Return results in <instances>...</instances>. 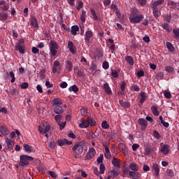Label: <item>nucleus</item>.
<instances>
[{
  "label": "nucleus",
  "instance_id": "nucleus-1",
  "mask_svg": "<svg viewBox=\"0 0 179 179\" xmlns=\"http://www.w3.org/2000/svg\"><path fill=\"white\" fill-rule=\"evenodd\" d=\"M113 165L115 167V169L113 170V178H115V177H118V174H120V170L121 169V162L118 158L113 157Z\"/></svg>",
  "mask_w": 179,
  "mask_h": 179
},
{
  "label": "nucleus",
  "instance_id": "nucleus-2",
  "mask_svg": "<svg viewBox=\"0 0 179 179\" xmlns=\"http://www.w3.org/2000/svg\"><path fill=\"white\" fill-rule=\"evenodd\" d=\"M58 48H59V45L58 43L55 42V41H50L49 43V50L50 57H56L58 54Z\"/></svg>",
  "mask_w": 179,
  "mask_h": 179
},
{
  "label": "nucleus",
  "instance_id": "nucleus-3",
  "mask_svg": "<svg viewBox=\"0 0 179 179\" xmlns=\"http://www.w3.org/2000/svg\"><path fill=\"white\" fill-rule=\"evenodd\" d=\"M73 152L75 153V157H78L83 153V142L76 143L72 148Z\"/></svg>",
  "mask_w": 179,
  "mask_h": 179
},
{
  "label": "nucleus",
  "instance_id": "nucleus-4",
  "mask_svg": "<svg viewBox=\"0 0 179 179\" xmlns=\"http://www.w3.org/2000/svg\"><path fill=\"white\" fill-rule=\"evenodd\" d=\"M34 160V158H33V157L24 155H20V166H21V167H26V166H28L29 162H33Z\"/></svg>",
  "mask_w": 179,
  "mask_h": 179
},
{
  "label": "nucleus",
  "instance_id": "nucleus-5",
  "mask_svg": "<svg viewBox=\"0 0 179 179\" xmlns=\"http://www.w3.org/2000/svg\"><path fill=\"white\" fill-rule=\"evenodd\" d=\"M143 15H136V14H131L129 19L130 23H141L142 20L144 19Z\"/></svg>",
  "mask_w": 179,
  "mask_h": 179
},
{
  "label": "nucleus",
  "instance_id": "nucleus-6",
  "mask_svg": "<svg viewBox=\"0 0 179 179\" xmlns=\"http://www.w3.org/2000/svg\"><path fill=\"white\" fill-rule=\"evenodd\" d=\"M50 129H51V127L50 126L49 122H44L42 124V127L38 126V131L41 134H47V132H48Z\"/></svg>",
  "mask_w": 179,
  "mask_h": 179
},
{
  "label": "nucleus",
  "instance_id": "nucleus-7",
  "mask_svg": "<svg viewBox=\"0 0 179 179\" xmlns=\"http://www.w3.org/2000/svg\"><path fill=\"white\" fill-rule=\"evenodd\" d=\"M113 12H115V15H116L117 18L118 19V20H120V22H122V20H124V18L125 17V16H124V15H122L121 13V12L118 9V6H117V5H115V4H113Z\"/></svg>",
  "mask_w": 179,
  "mask_h": 179
},
{
  "label": "nucleus",
  "instance_id": "nucleus-8",
  "mask_svg": "<svg viewBox=\"0 0 179 179\" xmlns=\"http://www.w3.org/2000/svg\"><path fill=\"white\" fill-rule=\"evenodd\" d=\"M96 156V150L94 148H91L89 149L87 155L85 157V160H92Z\"/></svg>",
  "mask_w": 179,
  "mask_h": 179
},
{
  "label": "nucleus",
  "instance_id": "nucleus-9",
  "mask_svg": "<svg viewBox=\"0 0 179 179\" xmlns=\"http://www.w3.org/2000/svg\"><path fill=\"white\" fill-rule=\"evenodd\" d=\"M62 68V66L61 65V63H59L58 60H55L53 63L52 73H57V72H59Z\"/></svg>",
  "mask_w": 179,
  "mask_h": 179
},
{
  "label": "nucleus",
  "instance_id": "nucleus-10",
  "mask_svg": "<svg viewBox=\"0 0 179 179\" xmlns=\"http://www.w3.org/2000/svg\"><path fill=\"white\" fill-rule=\"evenodd\" d=\"M67 48H69L71 54H76V46L75 45L73 42H72V41H69Z\"/></svg>",
  "mask_w": 179,
  "mask_h": 179
},
{
  "label": "nucleus",
  "instance_id": "nucleus-11",
  "mask_svg": "<svg viewBox=\"0 0 179 179\" xmlns=\"http://www.w3.org/2000/svg\"><path fill=\"white\" fill-rule=\"evenodd\" d=\"M57 143L59 146H66V145H67V146H69L72 145L73 142L71 141H68V139L66 138H64V139H59L57 141Z\"/></svg>",
  "mask_w": 179,
  "mask_h": 179
},
{
  "label": "nucleus",
  "instance_id": "nucleus-12",
  "mask_svg": "<svg viewBox=\"0 0 179 179\" xmlns=\"http://www.w3.org/2000/svg\"><path fill=\"white\" fill-rule=\"evenodd\" d=\"M139 125L141 127L142 131H145L148 127V121L143 118H140L138 120Z\"/></svg>",
  "mask_w": 179,
  "mask_h": 179
},
{
  "label": "nucleus",
  "instance_id": "nucleus-13",
  "mask_svg": "<svg viewBox=\"0 0 179 179\" xmlns=\"http://www.w3.org/2000/svg\"><path fill=\"white\" fill-rule=\"evenodd\" d=\"M30 26L34 29H38V22H37V18L34 16H32L30 20Z\"/></svg>",
  "mask_w": 179,
  "mask_h": 179
},
{
  "label": "nucleus",
  "instance_id": "nucleus-14",
  "mask_svg": "<svg viewBox=\"0 0 179 179\" xmlns=\"http://www.w3.org/2000/svg\"><path fill=\"white\" fill-rule=\"evenodd\" d=\"M161 153H163L164 155H169L170 153V145L165 144L162 145V147L160 149Z\"/></svg>",
  "mask_w": 179,
  "mask_h": 179
},
{
  "label": "nucleus",
  "instance_id": "nucleus-15",
  "mask_svg": "<svg viewBox=\"0 0 179 179\" xmlns=\"http://www.w3.org/2000/svg\"><path fill=\"white\" fill-rule=\"evenodd\" d=\"M53 111L55 114H62L64 111V106H62V105L53 106Z\"/></svg>",
  "mask_w": 179,
  "mask_h": 179
},
{
  "label": "nucleus",
  "instance_id": "nucleus-16",
  "mask_svg": "<svg viewBox=\"0 0 179 179\" xmlns=\"http://www.w3.org/2000/svg\"><path fill=\"white\" fill-rule=\"evenodd\" d=\"M93 37V31H87L85 34V43H90V38Z\"/></svg>",
  "mask_w": 179,
  "mask_h": 179
},
{
  "label": "nucleus",
  "instance_id": "nucleus-17",
  "mask_svg": "<svg viewBox=\"0 0 179 179\" xmlns=\"http://www.w3.org/2000/svg\"><path fill=\"white\" fill-rule=\"evenodd\" d=\"M62 104H63L62 100L59 98H55L52 101V107H55L57 106H62Z\"/></svg>",
  "mask_w": 179,
  "mask_h": 179
},
{
  "label": "nucleus",
  "instance_id": "nucleus-18",
  "mask_svg": "<svg viewBox=\"0 0 179 179\" xmlns=\"http://www.w3.org/2000/svg\"><path fill=\"white\" fill-rule=\"evenodd\" d=\"M9 129H8V127L1 126L0 127V134L3 135V136H8L9 135Z\"/></svg>",
  "mask_w": 179,
  "mask_h": 179
},
{
  "label": "nucleus",
  "instance_id": "nucleus-19",
  "mask_svg": "<svg viewBox=\"0 0 179 179\" xmlns=\"http://www.w3.org/2000/svg\"><path fill=\"white\" fill-rule=\"evenodd\" d=\"M5 142L7 144L8 149H9V150H12V149H13V145H15L13 141L7 138H6Z\"/></svg>",
  "mask_w": 179,
  "mask_h": 179
},
{
  "label": "nucleus",
  "instance_id": "nucleus-20",
  "mask_svg": "<svg viewBox=\"0 0 179 179\" xmlns=\"http://www.w3.org/2000/svg\"><path fill=\"white\" fill-rule=\"evenodd\" d=\"M65 64H66L65 68L66 71H68V72H71L72 69L73 68V64L69 60L66 61Z\"/></svg>",
  "mask_w": 179,
  "mask_h": 179
},
{
  "label": "nucleus",
  "instance_id": "nucleus-21",
  "mask_svg": "<svg viewBox=\"0 0 179 179\" xmlns=\"http://www.w3.org/2000/svg\"><path fill=\"white\" fill-rule=\"evenodd\" d=\"M129 176L132 177L134 179H139L141 178V173L136 171H130L129 173Z\"/></svg>",
  "mask_w": 179,
  "mask_h": 179
},
{
  "label": "nucleus",
  "instance_id": "nucleus-22",
  "mask_svg": "<svg viewBox=\"0 0 179 179\" xmlns=\"http://www.w3.org/2000/svg\"><path fill=\"white\" fill-rule=\"evenodd\" d=\"M151 111H152V114L153 115H155V117H157L159 114H160L159 112V107L156 106H151Z\"/></svg>",
  "mask_w": 179,
  "mask_h": 179
},
{
  "label": "nucleus",
  "instance_id": "nucleus-23",
  "mask_svg": "<svg viewBox=\"0 0 179 179\" xmlns=\"http://www.w3.org/2000/svg\"><path fill=\"white\" fill-rule=\"evenodd\" d=\"M164 3V0H157L152 3V8H157V6L163 5Z\"/></svg>",
  "mask_w": 179,
  "mask_h": 179
},
{
  "label": "nucleus",
  "instance_id": "nucleus-24",
  "mask_svg": "<svg viewBox=\"0 0 179 179\" xmlns=\"http://www.w3.org/2000/svg\"><path fill=\"white\" fill-rule=\"evenodd\" d=\"M78 31H79V27L78 25L72 26L71 34H73V36H76L78 34Z\"/></svg>",
  "mask_w": 179,
  "mask_h": 179
},
{
  "label": "nucleus",
  "instance_id": "nucleus-25",
  "mask_svg": "<svg viewBox=\"0 0 179 179\" xmlns=\"http://www.w3.org/2000/svg\"><path fill=\"white\" fill-rule=\"evenodd\" d=\"M152 169L155 171V177H159V174L160 173V169L159 168V165L154 164L152 166Z\"/></svg>",
  "mask_w": 179,
  "mask_h": 179
},
{
  "label": "nucleus",
  "instance_id": "nucleus-26",
  "mask_svg": "<svg viewBox=\"0 0 179 179\" xmlns=\"http://www.w3.org/2000/svg\"><path fill=\"white\" fill-rule=\"evenodd\" d=\"M15 48L20 54H24V45H15Z\"/></svg>",
  "mask_w": 179,
  "mask_h": 179
},
{
  "label": "nucleus",
  "instance_id": "nucleus-27",
  "mask_svg": "<svg viewBox=\"0 0 179 179\" xmlns=\"http://www.w3.org/2000/svg\"><path fill=\"white\" fill-rule=\"evenodd\" d=\"M120 104L122 107H124V108H128L131 106L129 102L125 101L124 100H120Z\"/></svg>",
  "mask_w": 179,
  "mask_h": 179
},
{
  "label": "nucleus",
  "instance_id": "nucleus-28",
  "mask_svg": "<svg viewBox=\"0 0 179 179\" xmlns=\"http://www.w3.org/2000/svg\"><path fill=\"white\" fill-rule=\"evenodd\" d=\"M89 120H82L81 123L79 124L80 128H87L89 127Z\"/></svg>",
  "mask_w": 179,
  "mask_h": 179
},
{
  "label": "nucleus",
  "instance_id": "nucleus-29",
  "mask_svg": "<svg viewBox=\"0 0 179 179\" xmlns=\"http://www.w3.org/2000/svg\"><path fill=\"white\" fill-rule=\"evenodd\" d=\"M104 156L106 159H111V153H110V149L107 146L105 147Z\"/></svg>",
  "mask_w": 179,
  "mask_h": 179
},
{
  "label": "nucleus",
  "instance_id": "nucleus-30",
  "mask_svg": "<svg viewBox=\"0 0 179 179\" xmlns=\"http://www.w3.org/2000/svg\"><path fill=\"white\" fill-rule=\"evenodd\" d=\"M166 48L169 50V51H170V52H174L176 51L174 46L170 42L166 43Z\"/></svg>",
  "mask_w": 179,
  "mask_h": 179
},
{
  "label": "nucleus",
  "instance_id": "nucleus-31",
  "mask_svg": "<svg viewBox=\"0 0 179 179\" xmlns=\"http://www.w3.org/2000/svg\"><path fill=\"white\" fill-rule=\"evenodd\" d=\"M161 26L168 33H170V31H171V30H172L171 27H170V24H169L167 23H164Z\"/></svg>",
  "mask_w": 179,
  "mask_h": 179
},
{
  "label": "nucleus",
  "instance_id": "nucleus-32",
  "mask_svg": "<svg viewBox=\"0 0 179 179\" xmlns=\"http://www.w3.org/2000/svg\"><path fill=\"white\" fill-rule=\"evenodd\" d=\"M103 89L106 94H111V88L108 83H105L103 85Z\"/></svg>",
  "mask_w": 179,
  "mask_h": 179
},
{
  "label": "nucleus",
  "instance_id": "nucleus-33",
  "mask_svg": "<svg viewBox=\"0 0 179 179\" xmlns=\"http://www.w3.org/2000/svg\"><path fill=\"white\" fill-rule=\"evenodd\" d=\"M23 148H24V150L27 153H31V152H33V149H31V146L29 145V144H24Z\"/></svg>",
  "mask_w": 179,
  "mask_h": 179
},
{
  "label": "nucleus",
  "instance_id": "nucleus-34",
  "mask_svg": "<svg viewBox=\"0 0 179 179\" xmlns=\"http://www.w3.org/2000/svg\"><path fill=\"white\" fill-rule=\"evenodd\" d=\"M146 99H148V96H146L145 92H141V99H140V103L141 104H143L145 101H146Z\"/></svg>",
  "mask_w": 179,
  "mask_h": 179
},
{
  "label": "nucleus",
  "instance_id": "nucleus-35",
  "mask_svg": "<svg viewBox=\"0 0 179 179\" xmlns=\"http://www.w3.org/2000/svg\"><path fill=\"white\" fill-rule=\"evenodd\" d=\"M129 168L131 169V170H132L133 171H138L139 170V166H138V164H135V163H131L129 164Z\"/></svg>",
  "mask_w": 179,
  "mask_h": 179
},
{
  "label": "nucleus",
  "instance_id": "nucleus-36",
  "mask_svg": "<svg viewBox=\"0 0 179 179\" xmlns=\"http://www.w3.org/2000/svg\"><path fill=\"white\" fill-rule=\"evenodd\" d=\"M0 20L1 22H5V20H8V13H0Z\"/></svg>",
  "mask_w": 179,
  "mask_h": 179
},
{
  "label": "nucleus",
  "instance_id": "nucleus-37",
  "mask_svg": "<svg viewBox=\"0 0 179 179\" xmlns=\"http://www.w3.org/2000/svg\"><path fill=\"white\" fill-rule=\"evenodd\" d=\"M69 92H73L74 93H77V92H79V87H78V85H73L69 88Z\"/></svg>",
  "mask_w": 179,
  "mask_h": 179
},
{
  "label": "nucleus",
  "instance_id": "nucleus-38",
  "mask_svg": "<svg viewBox=\"0 0 179 179\" xmlns=\"http://www.w3.org/2000/svg\"><path fill=\"white\" fill-rule=\"evenodd\" d=\"M88 122H89V125H90V127H96L97 125V123L96 122V120H94V118L93 117L89 118Z\"/></svg>",
  "mask_w": 179,
  "mask_h": 179
},
{
  "label": "nucleus",
  "instance_id": "nucleus-39",
  "mask_svg": "<svg viewBox=\"0 0 179 179\" xmlns=\"http://www.w3.org/2000/svg\"><path fill=\"white\" fill-rule=\"evenodd\" d=\"M173 34H174V38L179 39V28H175L173 29Z\"/></svg>",
  "mask_w": 179,
  "mask_h": 179
},
{
  "label": "nucleus",
  "instance_id": "nucleus-40",
  "mask_svg": "<svg viewBox=\"0 0 179 179\" xmlns=\"http://www.w3.org/2000/svg\"><path fill=\"white\" fill-rule=\"evenodd\" d=\"M153 9V15L155 17H159L160 16L161 13L158 8H152Z\"/></svg>",
  "mask_w": 179,
  "mask_h": 179
},
{
  "label": "nucleus",
  "instance_id": "nucleus-41",
  "mask_svg": "<svg viewBox=\"0 0 179 179\" xmlns=\"http://www.w3.org/2000/svg\"><path fill=\"white\" fill-rule=\"evenodd\" d=\"M125 59L131 66L134 65V58L131 56L126 57Z\"/></svg>",
  "mask_w": 179,
  "mask_h": 179
},
{
  "label": "nucleus",
  "instance_id": "nucleus-42",
  "mask_svg": "<svg viewBox=\"0 0 179 179\" xmlns=\"http://www.w3.org/2000/svg\"><path fill=\"white\" fill-rule=\"evenodd\" d=\"M165 71L168 72V73H173L174 72V68L171 66H165Z\"/></svg>",
  "mask_w": 179,
  "mask_h": 179
},
{
  "label": "nucleus",
  "instance_id": "nucleus-43",
  "mask_svg": "<svg viewBox=\"0 0 179 179\" xmlns=\"http://www.w3.org/2000/svg\"><path fill=\"white\" fill-rule=\"evenodd\" d=\"M91 13L94 20H99V16H97V14L96 13V11L94 10V9L93 8L91 9Z\"/></svg>",
  "mask_w": 179,
  "mask_h": 179
},
{
  "label": "nucleus",
  "instance_id": "nucleus-44",
  "mask_svg": "<svg viewBox=\"0 0 179 179\" xmlns=\"http://www.w3.org/2000/svg\"><path fill=\"white\" fill-rule=\"evenodd\" d=\"M86 11L85 10H83L81 15H80V20L81 22H83V23H85V22H86Z\"/></svg>",
  "mask_w": 179,
  "mask_h": 179
},
{
  "label": "nucleus",
  "instance_id": "nucleus-45",
  "mask_svg": "<svg viewBox=\"0 0 179 179\" xmlns=\"http://www.w3.org/2000/svg\"><path fill=\"white\" fill-rule=\"evenodd\" d=\"M118 148H119V149L121 152H122L123 153H125V149H126L125 144L119 143L118 144Z\"/></svg>",
  "mask_w": 179,
  "mask_h": 179
},
{
  "label": "nucleus",
  "instance_id": "nucleus-46",
  "mask_svg": "<svg viewBox=\"0 0 179 179\" xmlns=\"http://www.w3.org/2000/svg\"><path fill=\"white\" fill-rule=\"evenodd\" d=\"M156 78L158 80H162L163 78H164V73H163V72L157 73Z\"/></svg>",
  "mask_w": 179,
  "mask_h": 179
},
{
  "label": "nucleus",
  "instance_id": "nucleus-47",
  "mask_svg": "<svg viewBox=\"0 0 179 179\" xmlns=\"http://www.w3.org/2000/svg\"><path fill=\"white\" fill-rule=\"evenodd\" d=\"M101 127L103 129H108L110 128V124H107V121H103L101 123Z\"/></svg>",
  "mask_w": 179,
  "mask_h": 179
},
{
  "label": "nucleus",
  "instance_id": "nucleus-48",
  "mask_svg": "<svg viewBox=\"0 0 179 179\" xmlns=\"http://www.w3.org/2000/svg\"><path fill=\"white\" fill-rule=\"evenodd\" d=\"M58 125L59 127V129L62 131V129H64L66 126V122H60L58 123Z\"/></svg>",
  "mask_w": 179,
  "mask_h": 179
},
{
  "label": "nucleus",
  "instance_id": "nucleus-49",
  "mask_svg": "<svg viewBox=\"0 0 179 179\" xmlns=\"http://www.w3.org/2000/svg\"><path fill=\"white\" fill-rule=\"evenodd\" d=\"M166 174L170 177L171 178H173L174 177V171L171 169H167L166 170Z\"/></svg>",
  "mask_w": 179,
  "mask_h": 179
},
{
  "label": "nucleus",
  "instance_id": "nucleus-50",
  "mask_svg": "<svg viewBox=\"0 0 179 179\" xmlns=\"http://www.w3.org/2000/svg\"><path fill=\"white\" fill-rule=\"evenodd\" d=\"M99 170H100L101 174H104V171H106V166H104V164H100Z\"/></svg>",
  "mask_w": 179,
  "mask_h": 179
},
{
  "label": "nucleus",
  "instance_id": "nucleus-51",
  "mask_svg": "<svg viewBox=\"0 0 179 179\" xmlns=\"http://www.w3.org/2000/svg\"><path fill=\"white\" fill-rule=\"evenodd\" d=\"M137 3L140 5L141 6H145L146 5V0H136Z\"/></svg>",
  "mask_w": 179,
  "mask_h": 179
},
{
  "label": "nucleus",
  "instance_id": "nucleus-52",
  "mask_svg": "<svg viewBox=\"0 0 179 179\" xmlns=\"http://www.w3.org/2000/svg\"><path fill=\"white\" fill-rule=\"evenodd\" d=\"M164 96L166 99H171V93L169 91H164Z\"/></svg>",
  "mask_w": 179,
  "mask_h": 179
},
{
  "label": "nucleus",
  "instance_id": "nucleus-53",
  "mask_svg": "<svg viewBox=\"0 0 179 179\" xmlns=\"http://www.w3.org/2000/svg\"><path fill=\"white\" fill-rule=\"evenodd\" d=\"M104 159V155H103V154H101L100 156L96 159V162L97 163L100 164H103V160Z\"/></svg>",
  "mask_w": 179,
  "mask_h": 179
},
{
  "label": "nucleus",
  "instance_id": "nucleus-54",
  "mask_svg": "<svg viewBox=\"0 0 179 179\" xmlns=\"http://www.w3.org/2000/svg\"><path fill=\"white\" fill-rule=\"evenodd\" d=\"M9 76H10L11 79V83H15V80H16V78H15V73L13 71H10L9 73Z\"/></svg>",
  "mask_w": 179,
  "mask_h": 179
},
{
  "label": "nucleus",
  "instance_id": "nucleus-55",
  "mask_svg": "<svg viewBox=\"0 0 179 179\" xmlns=\"http://www.w3.org/2000/svg\"><path fill=\"white\" fill-rule=\"evenodd\" d=\"M62 118H64V115H62V114H57V115L55 116V120L56 121H61Z\"/></svg>",
  "mask_w": 179,
  "mask_h": 179
},
{
  "label": "nucleus",
  "instance_id": "nucleus-56",
  "mask_svg": "<svg viewBox=\"0 0 179 179\" xmlns=\"http://www.w3.org/2000/svg\"><path fill=\"white\" fill-rule=\"evenodd\" d=\"M82 8H83V3L82 2V1H79L78 4L76 6V9H77V10H80V9H82Z\"/></svg>",
  "mask_w": 179,
  "mask_h": 179
},
{
  "label": "nucleus",
  "instance_id": "nucleus-57",
  "mask_svg": "<svg viewBox=\"0 0 179 179\" xmlns=\"http://www.w3.org/2000/svg\"><path fill=\"white\" fill-rule=\"evenodd\" d=\"M21 89H27L29 87V83H22L20 85Z\"/></svg>",
  "mask_w": 179,
  "mask_h": 179
},
{
  "label": "nucleus",
  "instance_id": "nucleus-58",
  "mask_svg": "<svg viewBox=\"0 0 179 179\" xmlns=\"http://www.w3.org/2000/svg\"><path fill=\"white\" fill-rule=\"evenodd\" d=\"M31 52L33 54H38V52H40V50H38L37 48L36 47H33L31 49Z\"/></svg>",
  "mask_w": 179,
  "mask_h": 179
},
{
  "label": "nucleus",
  "instance_id": "nucleus-59",
  "mask_svg": "<svg viewBox=\"0 0 179 179\" xmlns=\"http://www.w3.org/2000/svg\"><path fill=\"white\" fill-rule=\"evenodd\" d=\"M95 54L96 57H98V58H101V57H103V52H101V50H96Z\"/></svg>",
  "mask_w": 179,
  "mask_h": 179
},
{
  "label": "nucleus",
  "instance_id": "nucleus-60",
  "mask_svg": "<svg viewBox=\"0 0 179 179\" xmlns=\"http://www.w3.org/2000/svg\"><path fill=\"white\" fill-rule=\"evenodd\" d=\"M102 67L103 68V69H108V68H110V66L108 65V62H103L102 64Z\"/></svg>",
  "mask_w": 179,
  "mask_h": 179
},
{
  "label": "nucleus",
  "instance_id": "nucleus-61",
  "mask_svg": "<svg viewBox=\"0 0 179 179\" xmlns=\"http://www.w3.org/2000/svg\"><path fill=\"white\" fill-rule=\"evenodd\" d=\"M145 155H150V153H152V148L147 147L145 149Z\"/></svg>",
  "mask_w": 179,
  "mask_h": 179
},
{
  "label": "nucleus",
  "instance_id": "nucleus-62",
  "mask_svg": "<svg viewBox=\"0 0 179 179\" xmlns=\"http://www.w3.org/2000/svg\"><path fill=\"white\" fill-rule=\"evenodd\" d=\"M1 9H2V10H8V9H9V5L6 3L1 7Z\"/></svg>",
  "mask_w": 179,
  "mask_h": 179
},
{
  "label": "nucleus",
  "instance_id": "nucleus-63",
  "mask_svg": "<svg viewBox=\"0 0 179 179\" xmlns=\"http://www.w3.org/2000/svg\"><path fill=\"white\" fill-rule=\"evenodd\" d=\"M118 73H120V70L113 71V78H118Z\"/></svg>",
  "mask_w": 179,
  "mask_h": 179
},
{
  "label": "nucleus",
  "instance_id": "nucleus-64",
  "mask_svg": "<svg viewBox=\"0 0 179 179\" xmlns=\"http://www.w3.org/2000/svg\"><path fill=\"white\" fill-rule=\"evenodd\" d=\"M94 174H95V176H100V174H102L101 173H100V171H99V169H97V167L94 169Z\"/></svg>",
  "mask_w": 179,
  "mask_h": 179
}]
</instances>
